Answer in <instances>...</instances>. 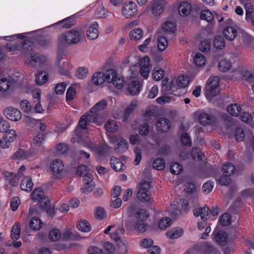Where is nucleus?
Masks as SVG:
<instances>
[{
	"instance_id": "obj_39",
	"label": "nucleus",
	"mask_w": 254,
	"mask_h": 254,
	"mask_svg": "<svg viewBox=\"0 0 254 254\" xmlns=\"http://www.w3.org/2000/svg\"><path fill=\"white\" fill-rule=\"evenodd\" d=\"M61 237V233L58 229H53L49 232V238L52 241L57 242L60 240Z\"/></svg>"
},
{
	"instance_id": "obj_59",
	"label": "nucleus",
	"mask_w": 254,
	"mask_h": 254,
	"mask_svg": "<svg viewBox=\"0 0 254 254\" xmlns=\"http://www.w3.org/2000/svg\"><path fill=\"white\" fill-rule=\"evenodd\" d=\"M235 135L237 141H241L244 140L245 134L242 128L237 127L235 130Z\"/></svg>"
},
{
	"instance_id": "obj_21",
	"label": "nucleus",
	"mask_w": 254,
	"mask_h": 254,
	"mask_svg": "<svg viewBox=\"0 0 254 254\" xmlns=\"http://www.w3.org/2000/svg\"><path fill=\"white\" fill-rule=\"evenodd\" d=\"M191 6L190 4L187 2H183L181 3L178 6V11L180 15L182 16H187L189 15L191 10Z\"/></svg>"
},
{
	"instance_id": "obj_43",
	"label": "nucleus",
	"mask_w": 254,
	"mask_h": 254,
	"mask_svg": "<svg viewBox=\"0 0 254 254\" xmlns=\"http://www.w3.org/2000/svg\"><path fill=\"white\" fill-rule=\"evenodd\" d=\"M170 170L172 174L178 175L183 171V166L177 162H173L171 164Z\"/></svg>"
},
{
	"instance_id": "obj_2",
	"label": "nucleus",
	"mask_w": 254,
	"mask_h": 254,
	"mask_svg": "<svg viewBox=\"0 0 254 254\" xmlns=\"http://www.w3.org/2000/svg\"><path fill=\"white\" fill-rule=\"evenodd\" d=\"M107 101L102 99L97 103L89 111L91 117L89 121H93V123L96 124L97 125H101L103 122V120L101 119V116L100 112L104 110L107 106Z\"/></svg>"
},
{
	"instance_id": "obj_36",
	"label": "nucleus",
	"mask_w": 254,
	"mask_h": 254,
	"mask_svg": "<svg viewBox=\"0 0 254 254\" xmlns=\"http://www.w3.org/2000/svg\"><path fill=\"white\" fill-rule=\"evenodd\" d=\"M236 168L235 166L231 163H227L224 165L222 168V171L223 174L229 175V176L233 174Z\"/></svg>"
},
{
	"instance_id": "obj_17",
	"label": "nucleus",
	"mask_w": 254,
	"mask_h": 254,
	"mask_svg": "<svg viewBox=\"0 0 254 254\" xmlns=\"http://www.w3.org/2000/svg\"><path fill=\"white\" fill-rule=\"evenodd\" d=\"M98 24L97 22H94L91 26L88 27L86 31V35L90 40H94L96 39L99 35V32L97 29Z\"/></svg>"
},
{
	"instance_id": "obj_11",
	"label": "nucleus",
	"mask_w": 254,
	"mask_h": 254,
	"mask_svg": "<svg viewBox=\"0 0 254 254\" xmlns=\"http://www.w3.org/2000/svg\"><path fill=\"white\" fill-rule=\"evenodd\" d=\"M90 113L89 112L86 115H83L80 117L78 127L76 128L75 132L77 136H79L78 131L79 129H86L87 126L89 125L90 123H93V121H89L91 117Z\"/></svg>"
},
{
	"instance_id": "obj_48",
	"label": "nucleus",
	"mask_w": 254,
	"mask_h": 254,
	"mask_svg": "<svg viewBox=\"0 0 254 254\" xmlns=\"http://www.w3.org/2000/svg\"><path fill=\"white\" fill-rule=\"evenodd\" d=\"M172 221L170 218H162L158 222V226L160 229L164 230L171 224Z\"/></svg>"
},
{
	"instance_id": "obj_19",
	"label": "nucleus",
	"mask_w": 254,
	"mask_h": 254,
	"mask_svg": "<svg viewBox=\"0 0 254 254\" xmlns=\"http://www.w3.org/2000/svg\"><path fill=\"white\" fill-rule=\"evenodd\" d=\"M140 90V85L137 80L131 81L128 85L127 91L130 95H135L138 94Z\"/></svg>"
},
{
	"instance_id": "obj_55",
	"label": "nucleus",
	"mask_w": 254,
	"mask_h": 254,
	"mask_svg": "<svg viewBox=\"0 0 254 254\" xmlns=\"http://www.w3.org/2000/svg\"><path fill=\"white\" fill-rule=\"evenodd\" d=\"M9 127V125L7 121L4 120L2 116L0 115V132H6Z\"/></svg>"
},
{
	"instance_id": "obj_22",
	"label": "nucleus",
	"mask_w": 254,
	"mask_h": 254,
	"mask_svg": "<svg viewBox=\"0 0 254 254\" xmlns=\"http://www.w3.org/2000/svg\"><path fill=\"white\" fill-rule=\"evenodd\" d=\"M63 24L62 27L64 28H70L76 24V21L73 16H69L57 22V25Z\"/></svg>"
},
{
	"instance_id": "obj_35",
	"label": "nucleus",
	"mask_w": 254,
	"mask_h": 254,
	"mask_svg": "<svg viewBox=\"0 0 254 254\" xmlns=\"http://www.w3.org/2000/svg\"><path fill=\"white\" fill-rule=\"evenodd\" d=\"M111 82L118 89H121L124 86V80L123 78L117 74L113 75Z\"/></svg>"
},
{
	"instance_id": "obj_28",
	"label": "nucleus",
	"mask_w": 254,
	"mask_h": 254,
	"mask_svg": "<svg viewBox=\"0 0 254 254\" xmlns=\"http://www.w3.org/2000/svg\"><path fill=\"white\" fill-rule=\"evenodd\" d=\"M151 182L149 180H142L138 184V190H141L146 192L148 194H151L150 190L151 189Z\"/></svg>"
},
{
	"instance_id": "obj_40",
	"label": "nucleus",
	"mask_w": 254,
	"mask_h": 254,
	"mask_svg": "<svg viewBox=\"0 0 254 254\" xmlns=\"http://www.w3.org/2000/svg\"><path fill=\"white\" fill-rule=\"evenodd\" d=\"M194 64L198 66H201L203 65L206 62L205 58L201 53H197L193 58Z\"/></svg>"
},
{
	"instance_id": "obj_58",
	"label": "nucleus",
	"mask_w": 254,
	"mask_h": 254,
	"mask_svg": "<svg viewBox=\"0 0 254 254\" xmlns=\"http://www.w3.org/2000/svg\"><path fill=\"white\" fill-rule=\"evenodd\" d=\"M10 85V83L6 78L0 79V91L5 92L7 90Z\"/></svg>"
},
{
	"instance_id": "obj_62",
	"label": "nucleus",
	"mask_w": 254,
	"mask_h": 254,
	"mask_svg": "<svg viewBox=\"0 0 254 254\" xmlns=\"http://www.w3.org/2000/svg\"><path fill=\"white\" fill-rule=\"evenodd\" d=\"M66 87V84L64 82H61L58 83L56 87H55V91L56 94H62L64 92L65 88Z\"/></svg>"
},
{
	"instance_id": "obj_10",
	"label": "nucleus",
	"mask_w": 254,
	"mask_h": 254,
	"mask_svg": "<svg viewBox=\"0 0 254 254\" xmlns=\"http://www.w3.org/2000/svg\"><path fill=\"white\" fill-rule=\"evenodd\" d=\"M51 169L55 178H60L64 169V165L61 160H55L51 164Z\"/></svg>"
},
{
	"instance_id": "obj_44",
	"label": "nucleus",
	"mask_w": 254,
	"mask_h": 254,
	"mask_svg": "<svg viewBox=\"0 0 254 254\" xmlns=\"http://www.w3.org/2000/svg\"><path fill=\"white\" fill-rule=\"evenodd\" d=\"M136 108V104H131L129 106H128L124 112V118L123 121L126 122L127 120V119L130 115V114L134 110V109Z\"/></svg>"
},
{
	"instance_id": "obj_61",
	"label": "nucleus",
	"mask_w": 254,
	"mask_h": 254,
	"mask_svg": "<svg viewBox=\"0 0 254 254\" xmlns=\"http://www.w3.org/2000/svg\"><path fill=\"white\" fill-rule=\"evenodd\" d=\"M114 246L109 242H106L104 246V250H103V253L106 254H114Z\"/></svg>"
},
{
	"instance_id": "obj_5",
	"label": "nucleus",
	"mask_w": 254,
	"mask_h": 254,
	"mask_svg": "<svg viewBox=\"0 0 254 254\" xmlns=\"http://www.w3.org/2000/svg\"><path fill=\"white\" fill-rule=\"evenodd\" d=\"M25 37L23 34H17V38L23 40L20 43L21 53L27 60L34 53L33 50L34 45L33 42L29 40H24Z\"/></svg>"
},
{
	"instance_id": "obj_8",
	"label": "nucleus",
	"mask_w": 254,
	"mask_h": 254,
	"mask_svg": "<svg viewBox=\"0 0 254 254\" xmlns=\"http://www.w3.org/2000/svg\"><path fill=\"white\" fill-rule=\"evenodd\" d=\"M137 11L136 5L132 1L125 2L122 7V13L127 18H128L135 14Z\"/></svg>"
},
{
	"instance_id": "obj_51",
	"label": "nucleus",
	"mask_w": 254,
	"mask_h": 254,
	"mask_svg": "<svg viewBox=\"0 0 254 254\" xmlns=\"http://www.w3.org/2000/svg\"><path fill=\"white\" fill-rule=\"evenodd\" d=\"M219 79L217 76H214L209 78L207 82V86L206 88H218L219 84Z\"/></svg>"
},
{
	"instance_id": "obj_24",
	"label": "nucleus",
	"mask_w": 254,
	"mask_h": 254,
	"mask_svg": "<svg viewBox=\"0 0 254 254\" xmlns=\"http://www.w3.org/2000/svg\"><path fill=\"white\" fill-rule=\"evenodd\" d=\"M37 43L44 48L48 47L51 46L52 38L48 35L40 36L37 38Z\"/></svg>"
},
{
	"instance_id": "obj_50",
	"label": "nucleus",
	"mask_w": 254,
	"mask_h": 254,
	"mask_svg": "<svg viewBox=\"0 0 254 254\" xmlns=\"http://www.w3.org/2000/svg\"><path fill=\"white\" fill-rule=\"evenodd\" d=\"M105 129L109 132H115L118 130V127L114 121H108L105 125Z\"/></svg>"
},
{
	"instance_id": "obj_16",
	"label": "nucleus",
	"mask_w": 254,
	"mask_h": 254,
	"mask_svg": "<svg viewBox=\"0 0 254 254\" xmlns=\"http://www.w3.org/2000/svg\"><path fill=\"white\" fill-rule=\"evenodd\" d=\"M4 174L5 180L8 183L6 186V189H9L11 191L12 188L16 185V175L9 172H6Z\"/></svg>"
},
{
	"instance_id": "obj_4",
	"label": "nucleus",
	"mask_w": 254,
	"mask_h": 254,
	"mask_svg": "<svg viewBox=\"0 0 254 254\" xmlns=\"http://www.w3.org/2000/svg\"><path fill=\"white\" fill-rule=\"evenodd\" d=\"M137 220L134 228L139 232L143 233L146 230L147 225L145 221L149 216L148 211L145 209H140L136 213Z\"/></svg>"
},
{
	"instance_id": "obj_29",
	"label": "nucleus",
	"mask_w": 254,
	"mask_h": 254,
	"mask_svg": "<svg viewBox=\"0 0 254 254\" xmlns=\"http://www.w3.org/2000/svg\"><path fill=\"white\" fill-rule=\"evenodd\" d=\"M213 46L217 49L221 50L225 46V40L222 36L216 35L214 38Z\"/></svg>"
},
{
	"instance_id": "obj_18",
	"label": "nucleus",
	"mask_w": 254,
	"mask_h": 254,
	"mask_svg": "<svg viewBox=\"0 0 254 254\" xmlns=\"http://www.w3.org/2000/svg\"><path fill=\"white\" fill-rule=\"evenodd\" d=\"M110 164L112 168L116 172H123L126 168L120 159L114 157L111 158Z\"/></svg>"
},
{
	"instance_id": "obj_37",
	"label": "nucleus",
	"mask_w": 254,
	"mask_h": 254,
	"mask_svg": "<svg viewBox=\"0 0 254 254\" xmlns=\"http://www.w3.org/2000/svg\"><path fill=\"white\" fill-rule=\"evenodd\" d=\"M158 49L162 52L165 50L168 45V41L165 36H159L157 38Z\"/></svg>"
},
{
	"instance_id": "obj_52",
	"label": "nucleus",
	"mask_w": 254,
	"mask_h": 254,
	"mask_svg": "<svg viewBox=\"0 0 254 254\" xmlns=\"http://www.w3.org/2000/svg\"><path fill=\"white\" fill-rule=\"evenodd\" d=\"M16 226L15 223L12 227L11 230V239L12 241L9 240L6 244L7 246H11L13 245L14 247L16 248V231H15L14 227Z\"/></svg>"
},
{
	"instance_id": "obj_1",
	"label": "nucleus",
	"mask_w": 254,
	"mask_h": 254,
	"mask_svg": "<svg viewBox=\"0 0 254 254\" xmlns=\"http://www.w3.org/2000/svg\"><path fill=\"white\" fill-rule=\"evenodd\" d=\"M33 200L38 201L41 209L46 212L47 214L51 217L55 214V206L51 205V201L48 196L44 195V192L41 188L34 189L31 194Z\"/></svg>"
},
{
	"instance_id": "obj_15",
	"label": "nucleus",
	"mask_w": 254,
	"mask_h": 254,
	"mask_svg": "<svg viewBox=\"0 0 254 254\" xmlns=\"http://www.w3.org/2000/svg\"><path fill=\"white\" fill-rule=\"evenodd\" d=\"M209 212V207L205 205L202 207H200L195 208L194 210L193 214L196 217L200 216L201 219L205 221L207 220V216H208Z\"/></svg>"
},
{
	"instance_id": "obj_33",
	"label": "nucleus",
	"mask_w": 254,
	"mask_h": 254,
	"mask_svg": "<svg viewBox=\"0 0 254 254\" xmlns=\"http://www.w3.org/2000/svg\"><path fill=\"white\" fill-rule=\"evenodd\" d=\"M227 111L230 115L237 117L239 115L241 111V107L237 104L234 105L232 104L228 106L227 108Z\"/></svg>"
},
{
	"instance_id": "obj_60",
	"label": "nucleus",
	"mask_w": 254,
	"mask_h": 254,
	"mask_svg": "<svg viewBox=\"0 0 254 254\" xmlns=\"http://www.w3.org/2000/svg\"><path fill=\"white\" fill-rule=\"evenodd\" d=\"M230 176H229V175L223 174V175L218 180L220 185L221 186L228 185L231 181Z\"/></svg>"
},
{
	"instance_id": "obj_45",
	"label": "nucleus",
	"mask_w": 254,
	"mask_h": 254,
	"mask_svg": "<svg viewBox=\"0 0 254 254\" xmlns=\"http://www.w3.org/2000/svg\"><path fill=\"white\" fill-rule=\"evenodd\" d=\"M200 17L201 19L205 20L208 22H211L214 18L213 14L208 10H202Z\"/></svg>"
},
{
	"instance_id": "obj_32",
	"label": "nucleus",
	"mask_w": 254,
	"mask_h": 254,
	"mask_svg": "<svg viewBox=\"0 0 254 254\" xmlns=\"http://www.w3.org/2000/svg\"><path fill=\"white\" fill-rule=\"evenodd\" d=\"M143 35V31L140 28H135L131 30L129 34L131 40L136 41L139 40Z\"/></svg>"
},
{
	"instance_id": "obj_23",
	"label": "nucleus",
	"mask_w": 254,
	"mask_h": 254,
	"mask_svg": "<svg viewBox=\"0 0 254 254\" xmlns=\"http://www.w3.org/2000/svg\"><path fill=\"white\" fill-rule=\"evenodd\" d=\"M223 34L226 39L232 41L237 36V30L232 27H228L223 30Z\"/></svg>"
},
{
	"instance_id": "obj_3",
	"label": "nucleus",
	"mask_w": 254,
	"mask_h": 254,
	"mask_svg": "<svg viewBox=\"0 0 254 254\" xmlns=\"http://www.w3.org/2000/svg\"><path fill=\"white\" fill-rule=\"evenodd\" d=\"M84 32L81 29H73L61 36V39L68 44H77L84 37Z\"/></svg>"
},
{
	"instance_id": "obj_53",
	"label": "nucleus",
	"mask_w": 254,
	"mask_h": 254,
	"mask_svg": "<svg viewBox=\"0 0 254 254\" xmlns=\"http://www.w3.org/2000/svg\"><path fill=\"white\" fill-rule=\"evenodd\" d=\"M32 156V153L19 148L17 151V159H25Z\"/></svg>"
},
{
	"instance_id": "obj_42",
	"label": "nucleus",
	"mask_w": 254,
	"mask_h": 254,
	"mask_svg": "<svg viewBox=\"0 0 254 254\" xmlns=\"http://www.w3.org/2000/svg\"><path fill=\"white\" fill-rule=\"evenodd\" d=\"M218 67L219 70L226 72L231 68V63L229 61L223 59L220 61Z\"/></svg>"
},
{
	"instance_id": "obj_63",
	"label": "nucleus",
	"mask_w": 254,
	"mask_h": 254,
	"mask_svg": "<svg viewBox=\"0 0 254 254\" xmlns=\"http://www.w3.org/2000/svg\"><path fill=\"white\" fill-rule=\"evenodd\" d=\"M164 70L162 69L154 70L152 72L153 78L156 80H160L164 75Z\"/></svg>"
},
{
	"instance_id": "obj_57",
	"label": "nucleus",
	"mask_w": 254,
	"mask_h": 254,
	"mask_svg": "<svg viewBox=\"0 0 254 254\" xmlns=\"http://www.w3.org/2000/svg\"><path fill=\"white\" fill-rule=\"evenodd\" d=\"M149 132L148 123L141 124L139 127V133L141 136L147 135Z\"/></svg>"
},
{
	"instance_id": "obj_31",
	"label": "nucleus",
	"mask_w": 254,
	"mask_h": 254,
	"mask_svg": "<svg viewBox=\"0 0 254 254\" xmlns=\"http://www.w3.org/2000/svg\"><path fill=\"white\" fill-rule=\"evenodd\" d=\"M48 76V74L44 71L39 72L36 77V83L39 85L44 84L47 82Z\"/></svg>"
},
{
	"instance_id": "obj_7",
	"label": "nucleus",
	"mask_w": 254,
	"mask_h": 254,
	"mask_svg": "<svg viewBox=\"0 0 254 254\" xmlns=\"http://www.w3.org/2000/svg\"><path fill=\"white\" fill-rule=\"evenodd\" d=\"M165 5L164 0H153L148 5L147 8L150 9L154 15L157 16L163 11Z\"/></svg>"
},
{
	"instance_id": "obj_49",
	"label": "nucleus",
	"mask_w": 254,
	"mask_h": 254,
	"mask_svg": "<svg viewBox=\"0 0 254 254\" xmlns=\"http://www.w3.org/2000/svg\"><path fill=\"white\" fill-rule=\"evenodd\" d=\"M162 29L164 31L172 33L175 32L176 26L173 22L166 21L162 26Z\"/></svg>"
},
{
	"instance_id": "obj_27",
	"label": "nucleus",
	"mask_w": 254,
	"mask_h": 254,
	"mask_svg": "<svg viewBox=\"0 0 254 254\" xmlns=\"http://www.w3.org/2000/svg\"><path fill=\"white\" fill-rule=\"evenodd\" d=\"M227 238V233L225 231H220L216 232L214 237V239L216 242L221 245H224L225 244Z\"/></svg>"
},
{
	"instance_id": "obj_9",
	"label": "nucleus",
	"mask_w": 254,
	"mask_h": 254,
	"mask_svg": "<svg viewBox=\"0 0 254 254\" xmlns=\"http://www.w3.org/2000/svg\"><path fill=\"white\" fill-rule=\"evenodd\" d=\"M150 60L148 57L145 56L138 61L140 66L139 73L144 78H147L150 72Z\"/></svg>"
},
{
	"instance_id": "obj_56",
	"label": "nucleus",
	"mask_w": 254,
	"mask_h": 254,
	"mask_svg": "<svg viewBox=\"0 0 254 254\" xmlns=\"http://www.w3.org/2000/svg\"><path fill=\"white\" fill-rule=\"evenodd\" d=\"M191 155L193 160H201L203 157V154L198 148H193L191 152Z\"/></svg>"
},
{
	"instance_id": "obj_54",
	"label": "nucleus",
	"mask_w": 254,
	"mask_h": 254,
	"mask_svg": "<svg viewBox=\"0 0 254 254\" xmlns=\"http://www.w3.org/2000/svg\"><path fill=\"white\" fill-rule=\"evenodd\" d=\"M137 197L142 202L148 201L151 198V194L138 190Z\"/></svg>"
},
{
	"instance_id": "obj_30",
	"label": "nucleus",
	"mask_w": 254,
	"mask_h": 254,
	"mask_svg": "<svg viewBox=\"0 0 254 254\" xmlns=\"http://www.w3.org/2000/svg\"><path fill=\"white\" fill-rule=\"evenodd\" d=\"M105 73L102 72H99L93 74L92 78V83L96 85H101L104 82Z\"/></svg>"
},
{
	"instance_id": "obj_13",
	"label": "nucleus",
	"mask_w": 254,
	"mask_h": 254,
	"mask_svg": "<svg viewBox=\"0 0 254 254\" xmlns=\"http://www.w3.org/2000/svg\"><path fill=\"white\" fill-rule=\"evenodd\" d=\"M219 93L218 88H206V96L207 99L213 102L214 104H218L219 103L216 100L218 99L217 94Z\"/></svg>"
},
{
	"instance_id": "obj_38",
	"label": "nucleus",
	"mask_w": 254,
	"mask_h": 254,
	"mask_svg": "<svg viewBox=\"0 0 254 254\" xmlns=\"http://www.w3.org/2000/svg\"><path fill=\"white\" fill-rule=\"evenodd\" d=\"M231 216L228 213H225L222 214L219 219L220 224L223 226L230 225L231 223Z\"/></svg>"
},
{
	"instance_id": "obj_12",
	"label": "nucleus",
	"mask_w": 254,
	"mask_h": 254,
	"mask_svg": "<svg viewBox=\"0 0 254 254\" xmlns=\"http://www.w3.org/2000/svg\"><path fill=\"white\" fill-rule=\"evenodd\" d=\"M156 129L161 133L166 132L170 129V122L165 118H160L156 123Z\"/></svg>"
},
{
	"instance_id": "obj_20",
	"label": "nucleus",
	"mask_w": 254,
	"mask_h": 254,
	"mask_svg": "<svg viewBox=\"0 0 254 254\" xmlns=\"http://www.w3.org/2000/svg\"><path fill=\"white\" fill-rule=\"evenodd\" d=\"M33 183L31 178L29 177H24L21 183L20 187L22 190L30 192L33 188Z\"/></svg>"
},
{
	"instance_id": "obj_6",
	"label": "nucleus",
	"mask_w": 254,
	"mask_h": 254,
	"mask_svg": "<svg viewBox=\"0 0 254 254\" xmlns=\"http://www.w3.org/2000/svg\"><path fill=\"white\" fill-rule=\"evenodd\" d=\"M16 140V131L14 129H11L3 135L0 139V146L3 149L9 148L12 142Z\"/></svg>"
},
{
	"instance_id": "obj_25",
	"label": "nucleus",
	"mask_w": 254,
	"mask_h": 254,
	"mask_svg": "<svg viewBox=\"0 0 254 254\" xmlns=\"http://www.w3.org/2000/svg\"><path fill=\"white\" fill-rule=\"evenodd\" d=\"M3 114L8 120L16 121V109L14 107H6L3 111Z\"/></svg>"
},
{
	"instance_id": "obj_64",
	"label": "nucleus",
	"mask_w": 254,
	"mask_h": 254,
	"mask_svg": "<svg viewBox=\"0 0 254 254\" xmlns=\"http://www.w3.org/2000/svg\"><path fill=\"white\" fill-rule=\"evenodd\" d=\"M181 142L185 146L191 145V139L190 135L187 133H184L181 136Z\"/></svg>"
},
{
	"instance_id": "obj_41",
	"label": "nucleus",
	"mask_w": 254,
	"mask_h": 254,
	"mask_svg": "<svg viewBox=\"0 0 254 254\" xmlns=\"http://www.w3.org/2000/svg\"><path fill=\"white\" fill-rule=\"evenodd\" d=\"M152 167L157 170H163L165 167V161L162 158H158L153 162Z\"/></svg>"
},
{
	"instance_id": "obj_47",
	"label": "nucleus",
	"mask_w": 254,
	"mask_h": 254,
	"mask_svg": "<svg viewBox=\"0 0 254 254\" xmlns=\"http://www.w3.org/2000/svg\"><path fill=\"white\" fill-rule=\"evenodd\" d=\"M42 222L40 219L37 217H33L30 222V226L33 230H37L41 228Z\"/></svg>"
},
{
	"instance_id": "obj_46",
	"label": "nucleus",
	"mask_w": 254,
	"mask_h": 254,
	"mask_svg": "<svg viewBox=\"0 0 254 254\" xmlns=\"http://www.w3.org/2000/svg\"><path fill=\"white\" fill-rule=\"evenodd\" d=\"M199 49L204 53L209 52L211 49V41L208 40L202 41L199 45Z\"/></svg>"
},
{
	"instance_id": "obj_34",
	"label": "nucleus",
	"mask_w": 254,
	"mask_h": 254,
	"mask_svg": "<svg viewBox=\"0 0 254 254\" xmlns=\"http://www.w3.org/2000/svg\"><path fill=\"white\" fill-rule=\"evenodd\" d=\"M77 229L84 232H88L91 230L90 224L86 220H81L77 224Z\"/></svg>"
},
{
	"instance_id": "obj_26",
	"label": "nucleus",
	"mask_w": 254,
	"mask_h": 254,
	"mask_svg": "<svg viewBox=\"0 0 254 254\" xmlns=\"http://www.w3.org/2000/svg\"><path fill=\"white\" fill-rule=\"evenodd\" d=\"M214 117H212L208 114L203 113L199 115L198 120L200 123L203 125H207L214 121Z\"/></svg>"
},
{
	"instance_id": "obj_14",
	"label": "nucleus",
	"mask_w": 254,
	"mask_h": 254,
	"mask_svg": "<svg viewBox=\"0 0 254 254\" xmlns=\"http://www.w3.org/2000/svg\"><path fill=\"white\" fill-rule=\"evenodd\" d=\"M46 62V57L40 55L39 54H32L29 58L26 60V63L28 64H31L35 66V64L39 63L40 64H44Z\"/></svg>"
}]
</instances>
